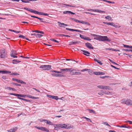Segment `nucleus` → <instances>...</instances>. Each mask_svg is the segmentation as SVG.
Wrapping results in <instances>:
<instances>
[{
  "label": "nucleus",
  "instance_id": "1",
  "mask_svg": "<svg viewBox=\"0 0 132 132\" xmlns=\"http://www.w3.org/2000/svg\"><path fill=\"white\" fill-rule=\"evenodd\" d=\"M90 35L92 36L95 37L94 38V39L97 40L99 41L110 42L111 41V40L108 38L107 36H102L92 34H91Z\"/></svg>",
  "mask_w": 132,
  "mask_h": 132
},
{
  "label": "nucleus",
  "instance_id": "2",
  "mask_svg": "<svg viewBox=\"0 0 132 132\" xmlns=\"http://www.w3.org/2000/svg\"><path fill=\"white\" fill-rule=\"evenodd\" d=\"M56 126L55 127V130L56 129V128H60L67 129L74 128V126L70 124H61L59 125H56Z\"/></svg>",
  "mask_w": 132,
  "mask_h": 132
},
{
  "label": "nucleus",
  "instance_id": "3",
  "mask_svg": "<svg viewBox=\"0 0 132 132\" xmlns=\"http://www.w3.org/2000/svg\"><path fill=\"white\" fill-rule=\"evenodd\" d=\"M51 66L50 65H41L40 68L43 69V70H49L51 69Z\"/></svg>",
  "mask_w": 132,
  "mask_h": 132
},
{
  "label": "nucleus",
  "instance_id": "4",
  "mask_svg": "<svg viewBox=\"0 0 132 132\" xmlns=\"http://www.w3.org/2000/svg\"><path fill=\"white\" fill-rule=\"evenodd\" d=\"M6 55V52L4 49L0 50V57L2 58H4Z\"/></svg>",
  "mask_w": 132,
  "mask_h": 132
},
{
  "label": "nucleus",
  "instance_id": "5",
  "mask_svg": "<svg viewBox=\"0 0 132 132\" xmlns=\"http://www.w3.org/2000/svg\"><path fill=\"white\" fill-rule=\"evenodd\" d=\"M76 70L74 69L71 68H67L66 69H60V71H62L63 73H65V72H72L75 71Z\"/></svg>",
  "mask_w": 132,
  "mask_h": 132
},
{
  "label": "nucleus",
  "instance_id": "6",
  "mask_svg": "<svg viewBox=\"0 0 132 132\" xmlns=\"http://www.w3.org/2000/svg\"><path fill=\"white\" fill-rule=\"evenodd\" d=\"M35 127L38 129L41 130L42 131L46 132H49V130L48 129L45 127H37L36 126Z\"/></svg>",
  "mask_w": 132,
  "mask_h": 132
},
{
  "label": "nucleus",
  "instance_id": "7",
  "mask_svg": "<svg viewBox=\"0 0 132 132\" xmlns=\"http://www.w3.org/2000/svg\"><path fill=\"white\" fill-rule=\"evenodd\" d=\"M9 94L11 95H13L16 96H18V97H25L26 96V95H24L23 94H20L11 93H10Z\"/></svg>",
  "mask_w": 132,
  "mask_h": 132
},
{
  "label": "nucleus",
  "instance_id": "8",
  "mask_svg": "<svg viewBox=\"0 0 132 132\" xmlns=\"http://www.w3.org/2000/svg\"><path fill=\"white\" fill-rule=\"evenodd\" d=\"M47 96L48 98L52 99H54L56 100H57L58 99V96H52L50 95H47Z\"/></svg>",
  "mask_w": 132,
  "mask_h": 132
},
{
  "label": "nucleus",
  "instance_id": "9",
  "mask_svg": "<svg viewBox=\"0 0 132 132\" xmlns=\"http://www.w3.org/2000/svg\"><path fill=\"white\" fill-rule=\"evenodd\" d=\"M86 46L89 49H93L94 47H92V45L89 43H86L85 44Z\"/></svg>",
  "mask_w": 132,
  "mask_h": 132
},
{
  "label": "nucleus",
  "instance_id": "10",
  "mask_svg": "<svg viewBox=\"0 0 132 132\" xmlns=\"http://www.w3.org/2000/svg\"><path fill=\"white\" fill-rule=\"evenodd\" d=\"M125 104H126L127 105H131L132 104V101L130 100L127 99L126 100Z\"/></svg>",
  "mask_w": 132,
  "mask_h": 132
},
{
  "label": "nucleus",
  "instance_id": "11",
  "mask_svg": "<svg viewBox=\"0 0 132 132\" xmlns=\"http://www.w3.org/2000/svg\"><path fill=\"white\" fill-rule=\"evenodd\" d=\"M51 75L53 77H62L64 76V75L52 73Z\"/></svg>",
  "mask_w": 132,
  "mask_h": 132
},
{
  "label": "nucleus",
  "instance_id": "12",
  "mask_svg": "<svg viewBox=\"0 0 132 132\" xmlns=\"http://www.w3.org/2000/svg\"><path fill=\"white\" fill-rule=\"evenodd\" d=\"M104 73L100 71L94 72V74L95 75H105Z\"/></svg>",
  "mask_w": 132,
  "mask_h": 132
},
{
  "label": "nucleus",
  "instance_id": "13",
  "mask_svg": "<svg viewBox=\"0 0 132 132\" xmlns=\"http://www.w3.org/2000/svg\"><path fill=\"white\" fill-rule=\"evenodd\" d=\"M57 23L59 24V26L60 27H64V26H68L67 24L61 23L60 22H58Z\"/></svg>",
  "mask_w": 132,
  "mask_h": 132
},
{
  "label": "nucleus",
  "instance_id": "14",
  "mask_svg": "<svg viewBox=\"0 0 132 132\" xmlns=\"http://www.w3.org/2000/svg\"><path fill=\"white\" fill-rule=\"evenodd\" d=\"M17 128L15 127L13 128L7 130V131L8 132H15L17 130Z\"/></svg>",
  "mask_w": 132,
  "mask_h": 132
},
{
  "label": "nucleus",
  "instance_id": "15",
  "mask_svg": "<svg viewBox=\"0 0 132 132\" xmlns=\"http://www.w3.org/2000/svg\"><path fill=\"white\" fill-rule=\"evenodd\" d=\"M80 42L79 41H77L76 40H75L74 41H71L69 43V45H71L72 44H79L80 43Z\"/></svg>",
  "mask_w": 132,
  "mask_h": 132
},
{
  "label": "nucleus",
  "instance_id": "16",
  "mask_svg": "<svg viewBox=\"0 0 132 132\" xmlns=\"http://www.w3.org/2000/svg\"><path fill=\"white\" fill-rule=\"evenodd\" d=\"M71 73V74L72 75H80L81 74V73L80 72H74V71L72 72Z\"/></svg>",
  "mask_w": 132,
  "mask_h": 132
},
{
  "label": "nucleus",
  "instance_id": "17",
  "mask_svg": "<svg viewBox=\"0 0 132 132\" xmlns=\"http://www.w3.org/2000/svg\"><path fill=\"white\" fill-rule=\"evenodd\" d=\"M63 13L64 14H75V13L68 11H64L63 12Z\"/></svg>",
  "mask_w": 132,
  "mask_h": 132
},
{
  "label": "nucleus",
  "instance_id": "18",
  "mask_svg": "<svg viewBox=\"0 0 132 132\" xmlns=\"http://www.w3.org/2000/svg\"><path fill=\"white\" fill-rule=\"evenodd\" d=\"M18 98L20 100H21L24 101H27L28 102H31L32 101V100H28L26 99L23 98H22L19 97H18Z\"/></svg>",
  "mask_w": 132,
  "mask_h": 132
},
{
  "label": "nucleus",
  "instance_id": "19",
  "mask_svg": "<svg viewBox=\"0 0 132 132\" xmlns=\"http://www.w3.org/2000/svg\"><path fill=\"white\" fill-rule=\"evenodd\" d=\"M81 51L84 53L83 54L87 56H89V55H87L86 54H90V53L88 51H87L85 50H81Z\"/></svg>",
  "mask_w": 132,
  "mask_h": 132
},
{
  "label": "nucleus",
  "instance_id": "20",
  "mask_svg": "<svg viewBox=\"0 0 132 132\" xmlns=\"http://www.w3.org/2000/svg\"><path fill=\"white\" fill-rule=\"evenodd\" d=\"M20 61H19L17 60H12V63L13 64H16L20 62Z\"/></svg>",
  "mask_w": 132,
  "mask_h": 132
},
{
  "label": "nucleus",
  "instance_id": "21",
  "mask_svg": "<svg viewBox=\"0 0 132 132\" xmlns=\"http://www.w3.org/2000/svg\"><path fill=\"white\" fill-rule=\"evenodd\" d=\"M44 121L46 122L47 124L49 125H53L51 121L47 120H45Z\"/></svg>",
  "mask_w": 132,
  "mask_h": 132
},
{
  "label": "nucleus",
  "instance_id": "22",
  "mask_svg": "<svg viewBox=\"0 0 132 132\" xmlns=\"http://www.w3.org/2000/svg\"><path fill=\"white\" fill-rule=\"evenodd\" d=\"M103 93L107 95L109 94L110 93V92H107L106 91H104L103 90H101L100 91Z\"/></svg>",
  "mask_w": 132,
  "mask_h": 132
},
{
  "label": "nucleus",
  "instance_id": "23",
  "mask_svg": "<svg viewBox=\"0 0 132 132\" xmlns=\"http://www.w3.org/2000/svg\"><path fill=\"white\" fill-rule=\"evenodd\" d=\"M87 110H88L89 111V112L90 113H93L94 114H96V113L95 111L91 109H87Z\"/></svg>",
  "mask_w": 132,
  "mask_h": 132
},
{
  "label": "nucleus",
  "instance_id": "24",
  "mask_svg": "<svg viewBox=\"0 0 132 132\" xmlns=\"http://www.w3.org/2000/svg\"><path fill=\"white\" fill-rule=\"evenodd\" d=\"M32 32H36V33H41V34H44V32L43 31H39L37 30H32Z\"/></svg>",
  "mask_w": 132,
  "mask_h": 132
},
{
  "label": "nucleus",
  "instance_id": "25",
  "mask_svg": "<svg viewBox=\"0 0 132 132\" xmlns=\"http://www.w3.org/2000/svg\"><path fill=\"white\" fill-rule=\"evenodd\" d=\"M103 23L106 24L107 25H111L112 26L113 25V22H111V23H110V22H103Z\"/></svg>",
  "mask_w": 132,
  "mask_h": 132
},
{
  "label": "nucleus",
  "instance_id": "26",
  "mask_svg": "<svg viewBox=\"0 0 132 132\" xmlns=\"http://www.w3.org/2000/svg\"><path fill=\"white\" fill-rule=\"evenodd\" d=\"M123 45L124 46V47L129 48L132 49V46H129L128 45H125L124 44H123Z\"/></svg>",
  "mask_w": 132,
  "mask_h": 132
},
{
  "label": "nucleus",
  "instance_id": "27",
  "mask_svg": "<svg viewBox=\"0 0 132 132\" xmlns=\"http://www.w3.org/2000/svg\"><path fill=\"white\" fill-rule=\"evenodd\" d=\"M103 89L110 90L111 89V88L109 86H104Z\"/></svg>",
  "mask_w": 132,
  "mask_h": 132
},
{
  "label": "nucleus",
  "instance_id": "28",
  "mask_svg": "<svg viewBox=\"0 0 132 132\" xmlns=\"http://www.w3.org/2000/svg\"><path fill=\"white\" fill-rule=\"evenodd\" d=\"M11 73V72L10 71L3 70V74H7L10 73Z\"/></svg>",
  "mask_w": 132,
  "mask_h": 132
},
{
  "label": "nucleus",
  "instance_id": "29",
  "mask_svg": "<svg viewBox=\"0 0 132 132\" xmlns=\"http://www.w3.org/2000/svg\"><path fill=\"white\" fill-rule=\"evenodd\" d=\"M31 12L34 13L35 14H38L39 12H38L37 11H35L33 9H32V10H31Z\"/></svg>",
  "mask_w": 132,
  "mask_h": 132
},
{
  "label": "nucleus",
  "instance_id": "30",
  "mask_svg": "<svg viewBox=\"0 0 132 132\" xmlns=\"http://www.w3.org/2000/svg\"><path fill=\"white\" fill-rule=\"evenodd\" d=\"M105 18L107 19H108L109 20L112 21L113 20V19H112V18L109 16H105Z\"/></svg>",
  "mask_w": 132,
  "mask_h": 132
},
{
  "label": "nucleus",
  "instance_id": "31",
  "mask_svg": "<svg viewBox=\"0 0 132 132\" xmlns=\"http://www.w3.org/2000/svg\"><path fill=\"white\" fill-rule=\"evenodd\" d=\"M88 71L90 75H92L94 74V72H93L92 70L88 69Z\"/></svg>",
  "mask_w": 132,
  "mask_h": 132
},
{
  "label": "nucleus",
  "instance_id": "32",
  "mask_svg": "<svg viewBox=\"0 0 132 132\" xmlns=\"http://www.w3.org/2000/svg\"><path fill=\"white\" fill-rule=\"evenodd\" d=\"M94 60L95 61L97 62L98 63H99L100 65H101L102 64H103L102 63V62L101 61H100L99 60H97L95 59H94Z\"/></svg>",
  "mask_w": 132,
  "mask_h": 132
},
{
  "label": "nucleus",
  "instance_id": "33",
  "mask_svg": "<svg viewBox=\"0 0 132 132\" xmlns=\"http://www.w3.org/2000/svg\"><path fill=\"white\" fill-rule=\"evenodd\" d=\"M7 89H9L10 90H12L15 91H16V90L14 88H12L10 87H7Z\"/></svg>",
  "mask_w": 132,
  "mask_h": 132
},
{
  "label": "nucleus",
  "instance_id": "34",
  "mask_svg": "<svg viewBox=\"0 0 132 132\" xmlns=\"http://www.w3.org/2000/svg\"><path fill=\"white\" fill-rule=\"evenodd\" d=\"M12 53L11 54V55H16L17 54V53L16 51L14 50H13L11 51Z\"/></svg>",
  "mask_w": 132,
  "mask_h": 132
},
{
  "label": "nucleus",
  "instance_id": "35",
  "mask_svg": "<svg viewBox=\"0 0 132 132\" xmlns=\"http://www.w3.org/2000/svg\"><path fill=\"white\" fill-rule=\"evenodd\" d=\"M81 23L83 24H87L88 25H90V24L89 23L87 22L84 21H82Z\"/></svg>",
  "mask_w": 132,
  "mask_h": 132
},
{
  "label": "nucleus",
  "instance_id": "36",
  "mask_svg": "<svg viewBox=\"0 0 132 132\" xmlns=\"http://www.w3.org/2000/svg\"><path fill=\"white\" fill-rule=\"evenodd\" d=\"M122 51H129V52H132V50L122 49Z\"/></svg>",
  "mask_w": 132,
  "mask_h": 132
},
{
  "label": "nucleus",
  "instance_id": "37",
  "mask_svg": "<svg viewBox=\"0 0 132 132\" xmlns=\"http://www.w3.org/2000/svg\"><path fill=\"white\" fill-rule=\"evenodd\" d=\"M84 39L88 41H90L91 40V39L89 38L88 37H86L85 36L84 38Z\"/></svg>",
  "mask_w": 132,
  "mask_h": 132
},
{
  "label": "nucleus",
  "instance_id": "38",
  "mask_svg": "<svg viewBox=\"0 0 132 132\" xmlns=\"http://www.w3.org/2000/svg\"><path fill=\"white\" fill-rule=\"evenodd\" d=\"M112 26L116 28H119L120 27V26L119 25L115 24L114 23H113V25Z\"/></svg>",
  "mask_w": 132,
  "mask_h": 132
},
{
  "label": "nucleus",
  "instance_id": "39",
  "mask_svg": "<svg viewBox=\"0 0 132 132\" xmlns=\"http://www.w3.org/2000/svg\"><path fill=\"white\" fill-rule=\"evenodd\" d=\"M10 75L14 76H17L19 75V74L16 72H13Z\"/></svg>",
  "mask_w": 132,
  "mask_h": 132
},
{
  "label": "nucleus",
  "instance_id": "40",
  "mask_svg": "<svg viewBox=\"0 0 132 132\" xmlns=\"http://www.w3.org/2000/svg\"><path fill=\"white\" fill-rule=\"evenodd\" d=\"M103 122V124H104L109 127H111V126L109 124H108V123L107 122Z\"/></svg>",
  "mask_w": 132,
  "mask_h": 132
},
{
  "label": "nucleus",
  "instance_id": "41",
  "mask_svg": "<svg viewBox=\"0 0 132 132\" xmlns=\"http://www.w3.org/2000/svg\"><path fill=\"white\" fill-rule=\"evenodd\" d=\"M93 10L92 12H97L98 13L99 12L100 10L97 9H93Z\"/></svg>",
  "mask_w": 132,
  "mask_h": 132
},
{
  "label": "nucleus",
  "instance_id": "42",
  "mask_svg": "<svg viewBox=\"0 0 132 132\" xmlns=\"http://www.w3.org/2000/svg\"><path fill=\"white\" fill-rule=\"evenodd\" d=\"M126 100H125V99H123L121 101V103L122 104H125V103H126Z\"/></svg>",
  "mask_w": 132,
  "mask_h": 132
},
{
  "label": "nucleus",
  "instance_id": "43",
  "mask_svg": "<svg viewBox=\"0 0 132 132\" xmlns=\"http://www.w3.org/2000/svg\"><path fill=\"white\" fill-rule=\"evenodd\" d=\"M104 86H102V85H99L97 86V87L98 88L100 89H104Z\"/></svg>",
  "mask_w": 132,
  "mask_h": 132
},
{
  "label": "nucleus",
  "instance_id": "44",
  "mask_svg": "<svg viewBox=\"0 0 132 132\" xmlns=\"http://www.w3.org/2000/svg\"><path fill=\"white\" fill-rule=\"evenodd\" d=\"M24 9L28 11H29L31 12V10H32V9H30L29 8H27L26 7H24Z\"/></svg>",
  "mask_w": 132,
  "mask_h": 132
},
{
  "label": "nucleus",
  "instance_id": "45",
  "mask_svg": "<svg viewBox=\"0 0 132 132\" xmlns=\"http://www.w3.org/2000/svg\"><path fill=\"white\" fill-rule=\"evenodd\" d=\"M117 126L120 128H128L127 126H125L123 125L119 126L118 125Z\"/></svg>",
  "mask_w": 132,
  "mask_h": 132
},
{
  "label": "nucleus",
  "instance_id": "46",
  "mask_svg": "<svg viewBox=\"0 0 132 132\" xmlns=\"http://www.w3.org/2000/svg\"><path fill=\"white\" fill-rule=\"evenodd\" d=\"M12 79L14 81H16L18 83H19V81H20V80L18 79H15V78H13Z\"/></svg>",
  "mask_w": 132,
  "mask_h": 132
},
{
  "label": "nucleus",
  "instance_id": "47",
  "mask_svg": "<svg viewBox=\"0 0 132 132\" xmlns=\"http://www.w3.org/2000/svg\"><path fill=\"white\" fill-rule=\"evenodd\" d=\"M85 13H86V14H91V15H96L95 14L93 13H92L91 12H85Z\"/></svg>",
  "mask_w": 132,
  "mask_h": 132
},
{
  "label": "nucleus",
  "instance_id": "48",
  "mask_svg": "<svg viewBox=\"0 0 132 132\" xmlns=\"http://www.w3.org/2000/svg\"><path fill=\"white\" fill-rule=\"evenodd\" d=\"M19 38H22L23 39H26V37L23 35H20L19 36Z\"/></svg>",
  "mask_w": 132,
  "mask_h": 132
},
{
  "label": "nucleus",
  "instance_id": "49",
  "mask_svg": "<svg viewBox=\"0 0 132 132\" xmlns=\"http://www.w3.org/2000/svg\"><path fill=\"white\" fill-rule=\"evenodd\" d=\"M12 84L16 86H20L21 85L20 84L15 83H13Z\"/></svg>",
  "mask_w": 132,
  "mask_h": 132
},
{
  "label": "nucleus",
  "instance_id": "50",
  "mask_svg": "<svg viewBox=\"0 0 132 132\" xmlns=\"http://www.w3.org/2000/svg\"><path fill=\"white\" fill-rule=\"evenodd\" d=\"M20 81H19V83H20L21 84H26V82L23 81H22V80H20Z\"/></svg>",
  "mask_w": 132,
  "mask_h": 132
},
{
  "label": "nucleus",
  "instance_id": "51",
  "mask_svg": "<svg viewBox=\"0 0 132 132\" xmlns=\"http://www.w3.org/2000/svg\"><path fill=\"white\" fill-rule=\"evenodd\" d=\"M20 81H19V83H20L21 84H26V82L23 81H22V80H20Z\"/></svg>",
  "mask_w": 132,
  "mask_h": 132
},
{
  "label": "nucleus",
  "instance_id": "52",
  "mask_svg": "<svg viewBox=\"0 0 132 132\" xmlns=\"http://www.w3.org/2000/svg\"><path fill=\"white\" fill-rule=\"evenodd\" d=\"M43 36V35H41V34H37V36H36V37L39 38Z\"/></svg>",
  "mask_w": 132,
  "mask_h": 132
},
{
  "label": "nucleus",
  "instance_id": "53",
  "mask_svg": "<svg viewBox=\"0 0 132 132\" xmlns=\"http://www.w3.org/2000/svg\"><path fill=\"white\" fill-rule=\"evenodd\" d=\"M50 40L51 41H54V42H56V43H59V42H58V41L56 40H55L54 39H50Z\"/></svg>",
  "mask_w": 132,
  "mask_h": 132
},
{
  "label": "nucleus",
  "instance_id": "54",
  "mask_svg": "<svg viewBox=\"0 0 132 132\" xmlns=\"http://www.w3.org/2000/svg\"><path fill=\"white\" fill-rule=\"evenodd\" d=\"M75 21L76 22H78V23H81L82 21L79 20L77 19H76L75 20Z\"/></svg>",
  "mask_w": 132,
  "mask_h": 132
},
{
  "label": "nucleus",
  "instance_id": "55",
  "mask_svg": "<svg viewBox=\"0 0 132 132\" xmlns=\"http://www.w3.org/2000/svg\"><path fill=\"white\" fill-rule=\"evenodd\" d=\"M64 5H66V6H69L70 7H76V6H75L71 5H68V4H64Z\"/></svg>",
  "mask_w": 132,
  "mask_h": 132
},
{
  "label": "nucleus",
  "instance_id": "56",
  "mask_svg": "<svg viewBox=\"0 0 132 132\" xmlns=\"http://www.w3.org/2000/svg\"><path fill=\"white\" fill-rule=\"evenodd\" d=\"M88 69H83V70H81V72H84V71H88Z\"/></svg>",
  "mask_w": 132,
  "mask_h": 132
},
{
  "label": "nucleus",
  "instance_id": "57",
  "mask_svg": "<svg viewBox=\"0 0 132 132\" xmlns=\"http://www.w3.org/2000/svg\"><path fill=\"white\" fill-rule=\"evenodd\" d=\"M85 36L81 35H80V37L81 38L84 39Z\"/></svg>",
  "mask_w": 132,
  "mask_h": 132
},
{
  "label": "nucleus",
  "instance_id": "58",
  "mask_svg": "<svg viewBox=\"0 0 132 132\" xmlns=\"http://www.w3.org/2000/svg\"><path fill=\"white\" fill-rule=\"evenodd\" d=\"M111 67H112L114 68L115 69H118V70L120 69L118 68H117L115 66H113V65H111Z\"/></svg>",
  "mask_w": 132,
  "mask_h": 132
},
{
  "label": "nucleus",
  "instance_id": "59",
  "mask_svg": "<svg viewBox=\"0 0 132 132\" xmlns=\"http://www.w3.org/2000/svg\"><path fill=\"white\" fill-rule=\"evenodd\" d=\"M44 13H43V12H39L38 14L40 15H44Z\"/></svg>",
  "mask_w": 132,
  "mask_h": 132
},
{
  "label": "nucleus",
  "instance_id": "60",
  "mask_svg": "<svg viewBox=\"0 0 132 132\" xmlns=\"http://www.w3.org/2000/svg\"><path fill=\"white\" fill-rule=\"evenodd\" d=\"M15 55H12H12H11L10 56L11 57H13V58H17V56H15Z\"/></svg>",
  "mask_w": 132,
  "mask_h": 132
},
{
  "label": "nucleus",
  "instance_id": "61",
  "mask_svg": "<svg viewBox=\"0 0 132 132\" xmlns=\"http://www.w3.org/2000/svg\"><path fill=\"white\" fill-rule=\"evenodd\" d=\"M32 98L36 99H39V98L38 97H35L32 96Z\"/></svg>",
  "mask_w": 132,
  "mask_h": 132
},
{
  "label": "nucleus",
  "instance_id": "62",
  "mask_svg": "<svg viewBox=\"0 0 132 132\" xmlns=\"http://www.w3.org/2000/svg\"><path fill=\"white\" fill-rule=\"evenodd\" d=\"M75 31L78 32H81L82 31L77 29H75Z\"/></svg>",
  "mask_w": 132,
  "mask_h": 132
},
{
  "label": "nucleus",
  "instance_id": "63",
  "mask_svg": "<svg viewBox=\"0 0 132 132\" xmlns=\"http://www.w3.org/2000/svg\"><path fill=\"white\" fill-rule=\"evenodd\" d=\"M26 96H27L28 97H29V98H32V96H31V95H26Z\"/></svg>",
  "mask_w": 132,
  "mask_h": 132
},
{
  "label": "nucleus",
  "instance_id": "64",
  "mask_svg": "<svg viewBox=\"0 0 132 132\" xmlns=\"http://www.w3.org/2000/svg\"><path fill=\"white\" fill-rule=\"evenodd\" d=\"M57 73H62L63 74V72L62 71H57Z\"/></svg>",
  "mask_w": 132,
  "mask_h": 132
}]
</instances>
